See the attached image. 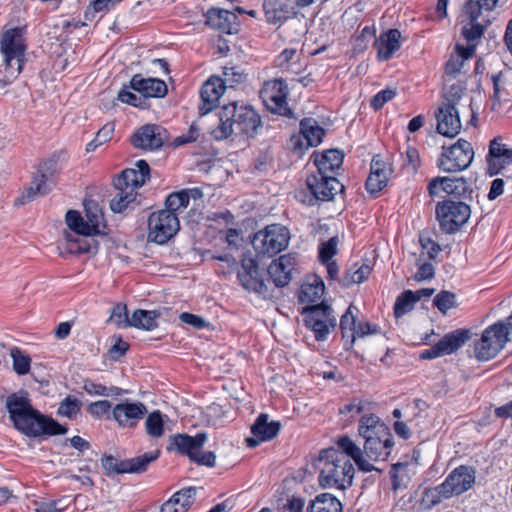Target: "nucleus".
<instances>
[{
  "label": "nucleus",
  "instance_id": "6",
  "mask_svg": "<svg viewBox=\"0 0 512 512\" xmlns=\"http://www.w3.org/2000/svg\"><path fill=\"white\" fill-rule=\"evenodd\" d=\"M149 165L144 160L136 163V168L125 169L115 179L114 186L117 194L110 202V208L115 213L124 211L137 197V189L144 185L149 178Z\"/></svg>",
  "mask_w": 512,
  "mask_h": 512
},
{
  "label": "nucleus",
  "instance_id": "45",
  "mask_svg": "<svg viewBox=\"0 0 512 512\" xmlns=\"http://www.w3.org/2000/svg\"><path fill=\"white\" fill-rule=\"evenodd\" d=\"M445 103L443 106H454L455 108H459V106H467L470 108L471 99L467 97L465 98L464 88L459 83L452 84L449 89L444 94Z\"/></svg>",
  "mask_w": 512,
  "mask_h": 512
},
{
  "label": "nucleus",
  "instance_id": "48",
  "mask_svg": "<svg viewBox=\"0 0 512 512\" xmlns=\"http://www.w3.org/2000/svg\"><path fill=\"white\" fill-rule=\"evenodd\" d=\"M145 431L153 438H159L164 434L163 415L160 411H153L145 420Z\"/></svg>",
  "mask_w": 512,
  "mask_h": 512
},
{
  "label": "nucleus",
  "instance_id": "49",
  "mask_svg": "<svg viewBox=\"0 0 512 512\" xmlns=\"http://www.w3.org/2000/svg\"><path fill=\"white\" fill-rule=\"evenodd\" d=\"M417 296L415 297V294L413 291L408 290L400 294L396 302L394 304V314L397 318L405 315L406 313L410 312L414 304L417 302Z\"/></svg>",
  "mask_w": 512,
  "mask_h": 512
},
{
  "label": "nucleus",
  "instance_id": "47",
  "mask_svg": "<svg viewBox=\"0 0 512 512\" xmlns=\"http://www.w3.org/2000/svg\"><path fill=\"white\" fill-rule=\"evenodd\" d=\"M10 356L13 360V370L18 375H26L30 371L31 358L18 347L10 349Z\"/></svg>",
  "mask_w": 512,
  "mask_h": 512
},
{
  "label": "nucleus",
  "instance_id": "33",
  "mask_svg": "<svg viewBox=\"0 0 512 512\" xmlns=\"http://www.w3.org/2000/svg\"><path fill=\"white\" fill-rule=\"evenodd\" d=\"M401 47V32L398 29H390L380 35L374 43L377 57L380 61H388Z\"/></svg>",
  "mask_w": 512,
  "mask_h": 512
},
{
  "label": "nucleus",
  "instance_id": "15",
  "mask_svg": "<svg viewBox=\"0 0 512 512\" xmlns=\"http://www.w3.org/2000/svg\"><path fill=\"white\" fill-rule=\"evenodd\" d=\"M159 451H151L144 453L131 459L118 460L113 456L102 458V467L108 475L122 473H141L144 472L148 465L159 457Z\"/></svg>",
  "mask_w": 512,
  "mask_h": 512
},
{
  "label": "nucleus",
  "instance_id": "31",
  "mask_svg": "<svg viewBox=\"0 0 512 512\" xmlns=\"http://www.w3.org/2000/svg\"><path fill=\"white\" fill-rule=\"evenodd\" d=\"M129 87L137 91L143 98H160L167 94V86L164 81L157 78H143L139 74L132 77Z\"/></svg>",
  "mask_w": 512,
  "mask_h": 512
},
{
  "label": "nucleus",
  "instance_id": "23",
  "mask_svg": "<svg viewBox=\"0 0 512 512\" xmlns=\"http://www.w3.org/2000/svg\"><path fill=\"white\" fill-rule=\"evenodd\" d=\"M262 9L266 22L277 26L282 25L299 12L291 0H263Z\"/></svg>",
  "mask_w": 512,
  "mask_h": 512
},
{
  "label": "nucleus",
  "instance_id": "16",
  "mask_svg": "<svg viewBox=\"0 0 512 512\" xmlns=\"http://www.w3.org/2000/svg\"><path fill=\"white\" fill-rule=\"evenodd\" d=\"M288 86L282 79H274L264 83L260 96L266 106L273 112L287 116L290 110L287 106Z\"/></svg>",
  "mask_w": 512,
  "mask_h": 512
},
{
  "label": "nucleus",
  "instance_id": "61",
  "mask_svg": "<svg viewBox=\"0 0 512 512\" xmlns=\"http://www.w3.org/2000/svg\"><path fill=\"white\" fill-rule=\"evenodd\" d=\"M484 29L485 27L479 22L468 21V24L462 28V35L468 41H474L481 38L484 33Z\"/></svg>",
  "mask_w": 512,
  "mask_h": 512
},
{
  "label": "nucleus",
  "instance_id": "43",
  "mask_svg": "<svg viewBox=\"0 0 512 512\" xmlns=\"http://www.w3.org/2000/svg\"><path fill=\"white\" fill-rule=\"evenodd\" d=\"M158 312L153 310H135L130 317V327L151 331L157 327Z\"/></svg>",
  "mask_w": 512,
  "mask_h": 512
},
{
  "label": "nucleus",
  "instance_id": "19",
  "mask_svg": "<svg viewBox=\"0 0 512 512\" xmlns=\"http://www.w3.org/2000/svg\"><path fill=\"white\" fill-rule=\"evenodd\" d=\"M325 131L314 119L305 118L300 122V134L291 137V147L301 152L322 142Z\"/></svg>",
  "mask_w": 512,
  "mask_h": 512
},
{
  "label": "nucleus",
  "instance_id": "9",
  "mask_svg": "<svg viewBox=\"0 0 512 512\" xmlns=\"http://www.w3.org/2000/svg\"><path fill=\"white\" fill-rule=\"evenodd\" d=\"M511 333L505 322L489 326L474 345L475 357L480 361L494 358L504 348Z\"/></svg>",
  "mask_w": 512,
  "mask_h": 512
},
{
  "label": "nucleus",
  "instance_id": "14",
  "mask_svg": "<svg viewBox=\"0 0 512 512\" xmlns=\"http://www.w3.org/2000/svg\"><path fill=\"white\" fill-rule=\"evenodd\" d=\"M148 228L149 239L157 244H164L178 232L179 219L169 210L153 212L148 220Z\"/></svg>",
  "mask_w": 512,
  "mask_h": 512
},
{
  "label": "nucleus",
  "instance_id": "21",
  "mask_svg": "<svg viewBox=\"0 0 512 512\" xmlns=\"http://www.w3.org/2000/svg\"><path fill=\"white\" fill-rule=\"evenodd\" d=\"M487 172L494 176L512 165V148L503 143L500 137L494 138L489 145V152L486 157Z\"/></svg>",
  "mask_w": 512,
  "mask_h": 512
},
{
  "label": "nucleus",
  "instance_id": "29",
  "mask_svg": "<svg viewBox=\"0 0 512 512\" xmlns=\"http://www.w3.org/2000/svg\"><path fill=\"white\" fill-rule=\"evenodd\" d=\"M281 425L277 421L268 422L267 414H260L251 427L253 437L247 438L249 447H256L260 442L269 441L277 436Z\"/></svg>",
  "mask_w": 512,
  "mask_h": 512
},
{
  "label": "nucleus",
  "instance_id": "4",
  "mask_svg": "<svg viewBox=\"0 0 512 512\" xmlns=\"http://www.w3.org/2000/svg\"><path fill=\"white\" fill-rule=\"evenodd\" d=\"M359 434L364 439V453L368 461H384L388 458L394 442L390 429L378 416H363L359 422Z\"/></svg>",
  "mask_w": 512,
  "mask_h": 512
},
{
  "label": "nucleus",
  "instance_id": "55",
  "mask_svg": "<svg viewBox=\"0 0 512 512\" xmlns=\"http://www.w3.org/2000/svg\"><path fill=\"white\" fill-rule=\"evenodd\" d=\"M371 273L369 265H361L354 271H347L342 282L343 286L349 287L352 284H360L365 281Z\"/></svg>",
  "mask_w": 512,
  "mask_h": 512
},
{
  "label": "nucleus",
  "instance_id": "7",
  "mask_svg": "<svg viewBox=\"0 0 512 512\" xmlns=\"http://www.w3.org/2000/svg\"><path fill=\"white\" fill-rule=\"evenodd\" d=\"M26 48L24 27L11 28L2 34L0 49L8 80L15 79L21 73Z\"/></svg>",
  "mask_w": 512,
  "mask_h": 512
},
{
  "label": "nucleus",
  "instance_id": "52",
  "mask_svg": "<svg viewBox=\"0 0 512 512\" xmlns=\"http://www.w3.org/2000/svg\"><path fill=\"white\" fill-rule=\"evenodd\" d=\"M83 389L86 393L93 396H118L121 395L123 390L118 387H106L100 383H96L90 380L84 381Z\"/></svg>",
  "mask_w": 512,
  "mask_h": 512
},
{
  "label": "nucleus",
  "instance_id": "2",
  "mask_svg": "<svg viewBox=\"0 0 512 512\" xmlns=\"http://www.w3.org/2000/svg\"><path fill=\"white\" fill-rule=\"evenodd\" d=\"M5 406L14 427L28 437L64 435L68 431L67 427L34 409L25 393L10 394Z\"/></svg>",
  "mask_w": 512,
  "mask_h": 512
},
{
  "label": "nucleus",
  "instance_id": "28",
  "mask_svg": "<svg viewBox=\"0 0 512 512\" xmlns=\"http://www.w3.org/2000/svg\"><path fill=\"white\" fill-rule=\"evenodd\" d=\"M460 109L454 106H441L437 118V131L446 137H455L461 130Z\"/></svg>",
  "mask_w": 512,
  "mask_h": 512
},
{
  "label": "nucleus",
  "instance_id": "39",
  "mask_svg": "<svg viewBox=\"0 0 512 512\" xmlns=\"http://www.w3.org/2000/svg\"><path fill=\"white\" fill-rule=\"evenodd\" d=\"M389 169L386 164L373 158L371 162V172L366 181V188L368 192L374 194L381 191L388 182Z\"/></svg>",
  "mask_w": 512,
  "mask_h": 512
},
{
  "label": "nucleus",
  "instance_id": "17",
  "mask_svg": "<svg viewBox=\"0 0 512 512\" xmlns=\"http://www.w3.org/2000/svg\"><path fill=\"white\" fill-rule=\"evenodd\" d=\"M470 339V331L457 329L446 334L438 343L421 353V359H435L450 355Z\"/></svg>",
  "mask_w": 512,
  "mask_h": 512
},
{
  "label": "nucleus",
  "instance_id": "18",
  "mask_svg": "<svg viewBox=\"0 0 512 512\" xmlns=\"http://www.w3.org/2000/svg\"><path fill=\"white\" fill-rule=\"evenodd\" d=\"M147 414V407L139 401L124 400L111 411L112 419L122 428H134Z\"/></svg>",
  "mask_w": 512,
  "mask_h": 512
},
{
  "label": "nucleus",
  "instance_id": "22",
  "mask_svg": "<svg viewBox=\"0 0 512 512\" xmlns=\"http://www.w3.org/2000/svg\"><path fill=\"white\" fill-rule=\"evenodd\" d=\"M258 274V264L255 260H243L238 279L244 289L252 291L265 299L271 297L267 284Z\"/></svg>",
  "mask_w": 512,
  "mask_h": 512
},
{
  "label": "nucleus",
  "instance_id": "20",
  "mask_svg": "<svg viewBox=\"0 0 512 512\" xmlns=\"http://www.w3.org/2000/svg\"><path fill=\"white\" fill-rule=\"evenodd\" d=\"M475 474L474 468L461 465L446 477L442 483L443 488L446 489L451 498L459 496L473 487L476 479Z\"/></svg>",
  "mask_w": 512,
  "mask_h": 512
},
{
  "label": "nucleus",
  "instance_id": "13",
  "mask_svg": "<svg viewBox=\"0 0 512 512\" xmlns=\"http://www.w3.org/2000/svg\"><path fill=\"white\" fill-rule=\"evenodd\" d=\"M470 214V207L460 201H445L436 206V216L445 233L456 232L468 221Z\"/></svg>",
  "mask_w": 512,
  "mask_h": 512
},
{
  "label": "nucleus",
  "instance_id": "64",
  "mask_svg": "<svg viewBox=\"0 0 512 512\" xmlns=\"http://www.w3.org/2000/svg\"><path fill=\"white\" fill-rule=\"evenodd\" d=\"M88 411L91 415L101 417L112 411L111 403L107 400H99L89 405Z\"/></svg>",
  "mask_w": 512,
  "mask_h": 512
},
{
  "label": "nucleus",
  "instance_id": "50",
  "mask_svg": "<svg viewBox=\"0 0 512 512\" xmlns=\"http://www.w3.org/2000/svg\"><path fill=\"white\" fill-rule=\"evenodd\" d=\"M354 311H357V308L350 305L340 319V329L343 337L350 338L351 341L353 340L354 330H356L358 324Z\"/></svg>",
  "mask_w": 512,
  "mask_h": 512
},
{
  "label": "nucleus",
  "instance_id": "42",
  "mask_svg": "<svg viewBox=\"0 0 512 512\" xmlns=\"http://www.w3.org/2000/svg\"><path fill=\"white\" fill-rule=\"evenodd\" d=\"M308 512H342L341 502L330 493L317 495L307 508Z\"/></svg>",
  "mask_w": 512,
  "mask_h": 512
},
{
  "label": "nucleus",
  "instance_id": "57",
  "mask_svg": "<svg viewBox=\"0 0 512 512\" xmlns=\"http://www.w3.org/2000/svg\"><path fill=\"white\" fill-rule=\"evenodd\" d=\"M433 303L441 313L446 314L456 307V296L452 292L443 290L435 296Z\"/></svg>",
  "mask_w": 512,
  "mask_h": 512
},
{
  "label": "nucleus",
  "instance_id": "8",
  "mask_svg": "<svg viewBox=\"0 0 512 512\" xmlns=\"http://www.w3.org/2000/svg\"><path fill=\"white\" fill-rule=\"evenodd\" d=\"M306 184L311 195L307 196L304 192H298L297 198L309 206L315 205L317 201L332 200L338 192H342L344 189V186L336 177L319 171L309 175L306 179Z\"/></svg>",
  "mask_w": 512,
  "mask_h": 512
},
{
  "label": "nucleus",
  "instance_id": "27",
  "mask_svg": "<svg viewBox=\"0 0 512 512\" xmlns=\"http://www.w3.org/2000/svg\"><path fill=\"white\" fill-rule=\"evenodd\" d=\"M225 88L218 76L210 77L202 86L200 91L201 103L199 113L203 116L211 112L216 107Z\"/></svg>",
  "mask_w": 512,
  "mask_h": 512
},
{
  "label": "nucleus",
  "instance_id": "12",
  "mask_svg": "<svg viewBox=\"0 0 512 512\" xmlns=\"http://www.w3.org/2000/svg\"><path fill=\"white\" fill-rule=\"evenodd\" d=\"M86 220L78 211L69 210L66 213V223L76 234L84 236L94 235L100 232L103 223V213L96 203L85 205Z\"/></svg>",
  "mask_w": 512,
  "mask_h": 512
},
{
  "label": "nucleus",
  "instance_id": "51",
  "mask_svg": "<svg viewBox=\"0 0 512 512\" xmlns=\"http://www.w3.org/2000/svg\"><path fill=\"white\" fill-rule=\"evenodd\" d=\"M445 193L454 197H463L466 193L471 192L468 182L463 178L446 177Z\"/></svg>",
  "mask_w": 512,
  "mask_h": 512
},
{
  "label": "nucleus",
  "instance_id": "56",
  "mask_svg": "<svg viewBox=\"0 0 512 512\" xmlns=\"http://www.w3.org/2000/svg\"><path fill=\"white\" fill-rule=\"evenodd\" d=\"M109 322L115 324L119 328L130 327V317L128 316L125 304L118 303L112 308Z\"/></svg>",
  "mask_w": 512,
  "mask_h": 512
},
{
  "label": "nucleus",
  "instance_id": "40",
  "mask_svg": "<svg viewBox=\"0 0 512 512\" xmlns=\"http://www.w3.org/2000/svg\"><path fill=\"white\" fill-rule=\"evenodd\" d=\"M344 155L338 149H330L322 154H316L314 163L317 171L329 175L339 169L343 163Z\"/></svg>",
  "mask_w": 512,
  "mask_h": 512
},
{
  "label": "nucleus",
  "instance_id": "26",
  "mask_svg": "<svg viewBox=\"0 0 512 512\" xmlns=\"http://www.w3.org/2000/svg\"><path fill=\"white\" fill-rule=\"evenodd\" d=\"M54 173L55 170L52 163H43L39 166L27 190V194L24 196L27 201H31L37 196H44L51 190Z\"/></svg>",
  "mask_w": 512,
  "mask_h": 512
},
{
  "label": "nucleus",
  "instance_id": "41",
  "mask_svg": "<svg viewBox=\"0 0 512 512\" xmlns=\"http://www.w3.org/2000/svg\"><path fill=\"white\" fill-rule=\"evenodd\" d=\"M325 287L323 281L315 277L311 283H305L301 287L299 299L307 306L318 305L324 295Z\"/></svg>",
  "mask_w": 512,
  "mask_h": 512
},
{
  "label": "nucleus",
  "instance_id": "53",
  "mask_svg": "<svg viewBox=\"0 0 512 512\" xmlns=\"http://www.w3.org/2000/svg\"><path fill=\"white\" fill-rule=\"evenodd\" d=\"M115 125L111 122L106 123L96 134L95 138L86 146L87 152L96 150L99 146L109 142L114 134Z\"/></svg>",
  "mask_w": 512,
  "mask_h": 512
},
{
  "label": "nucleus",
  "instance_id": "32",
  "mask_svg": "<svg viewBox=\"0 0 512 512\" xmlns=\"http://www.w3.org/2000/svg\"><path fill=\"white\" fill-rule=\"evenodd\" d=\"M305 314V325L313 331L315 338L318 341L325 340L328 334L333 331L337 325L336 318H325L320 321L318 317H323L324 314L320 310H306L302 312Z\"/></svg>",
  "mask_w": 512,
  "mask_h": 512
},
{
  "label": "nucleus",
  "instance_id": "3",
  "mask_svg": "<svg viewBox=\"0 0 512 512\" xmlns=\"http://www.w3.org/2000/svg\"><path fill=\"white\" fill-rule=\"evenodd\" d=\"M219 123L211 130L215 140H225L232 135L253 137L261 125V118L252 106L233 101L224 105L219 113Z\"/></svg>",
  "mask_w": 512,
  "mask_h": 512
},
{
  "label": "nucleus",
  "instance_id": "1",
  "mask_svg": "<svg viewBox=\"0 0 512 512\" xmlns=\"http://www.w3.org/2000/svg\"><path fill=\"white\" fill-rule=\"evenodd\" d=\"M5 406L14 427L28 437L64 435L68 431L67 427L34 409L25 393L10 394Z\"/></svg>",
  "mask_w": 512,
  "mask_h": 512
},
{
  "label": "nucleus",
  "instance_id": "63",
  "mask_svg": "<svg viewBox=\"0 0 512 512\" xmlns=\"http://www.w3.org/2000/svg\"><path fill=\"white\" fill-rule=\"evenodd\" d=\"M118 100L122 103L132 105L134 107H142L143 98L128 90V87H123L118 93Z\"/></svg>",
  "mask_w": 512,
  "mask_h": 512
},
{
  "label": "nucleus",
  "instance_id": "58",
  "mask_svg": "<svg viewBox=\"0 0 512 512\" xmlns=\"http://www.w3.org/2000/svg\"><path fill=\"white\" fill-rule=\"evenodd\" d=\"M166 209L172 211L175 215L180 210L185 209L188 206L187 196L184 192H174L170 194L166 199Z\"/></svg>",
  "mask_w": 512,
  "mask_h": 512
},
{
  "label": "nucleus",
  "instance_id": "24",
  "mask_svg": "<svg viewBox=\"0 0 512 512\" xmlns=\"http://www.w3.org/2000/svg\"><path fill=\"white\" fill-rule=\"evenodd\" d=\"M166 140V131L158 125H145L132 136L131 143L140 149L154 150L160 148Z\"/></svg>",
  "mask_w": 512,
  "mask_h": 512
},
{
  "label": "nucleus",
  "instance_id": "44",
  "mask_svg": "<svg viewBox=\"0 0 512 512\" xmlns=\"http://www.w3.org/2000/svg\"><path fill=\"white\" fill-rule=\"evenodd\" d=\"M450 495L440 484L433 488H428L424 491L421 499V507L424 510H431L436 505L440 504L443 500L450 499Z\"/></svg>",
  "mask_w": 512,
  "mask_h": 512
},
{
  "label": "nucleus",
  "instance_id": "59",
  "mask_svg": "<svg viewBox=\"0 0 512 512\" xmlns=\"http://www.w3.org/2000/svg\"><path fill=\"white\" fill-rule=\"evenodd\" d=\"M338 238L336 236L331 237L328 241H325L319 246V260L322 263H328L331 261L334 255L337 253Z\"/></svg>",
  "mask_w": 512,
  "mask_h": 512
},
{
  "label": "nucleus",
  "instance_id": "35",
  "mask_svg": "<svg viewBox=\"0 0 512 512\" xmlns=\"http://www.w3.org/2000/svg\"><path fill=\"white\" fill-rule=\"evenodd\" d=\"M493 94L491 96V110L503 114L511 107V95L506 89V80L502 72L492 76Z\"/></svg>",
  "mask_w": 512,
  "mask_h": 512
},
{
  "label": "nucleus",
  "instance_id": "60",
  "mask_svg": "<svg viewBox=\"0 0 512 512\" xmlns=\"http://www.w3.org/2000/svg\"><path fill=\"white\" fill-rule=\"evenodd\" d=\"M484 8L480 1L469 0L464 8L462 17L466 18L469 22H478L481 15V9Z\"/></svg>",
  "mask_w": 512,
  "mask_h": 512
},
{
  "label": "nucleus",
  "instance_id": "30",
  "mask_svg": "<svg viewBox=\"0 0 512 512\" xmlns=\"http://www.w3.org/2000/svg\"><path fill=\"white\" fill-rule=\"evenodd\" d=\"M295 265L296 258L292 254L282 255L270 264L268 273L275 286L284 287L290 282Z\"/></svg>",
  "mask_w": 512,
  "mask_h": 512
},
{
  "label": "nucleus",
  "instance_id": "34",
  "mask_svg": "<svg viewBox=\"0 0 512 512\" xmlns=\"http://www.w3.org/2000/svg\"><path fill=\"white\" fill-rule=\"evenodd\" d=\"M59 254L63 257L67 255H79L92 253L96 249L95 241L87 239L86 236L78 234L77 236L67 233L65 240L58 246Z\"/></svg>",
  "mask_w": 512,
  "mask_h": 512
},
{
  "label": "nucleus",
  "instance_id": "11",
  "mask_svg": "<svg viewBox=\"0 0 512 512\" xmlns=\"http://www.w3.org/2000/svg\"><path fill=\"white\" fill-rule=\"evenodd\" d=\"M473 158L472 145L464 139H459L442 152L438 159V167L442 171L450 173L463 171L470 166Z\"/></svg>",
  "mask_w": 512,
  "mask_h": 512
},
{
  "label": "nucleus",
  "instance_id": "62",
  "mask_svg": "<svg viewBox=\"0 0 512 512\" xmlns=\"http://www.w3.org/2000/svg\"><path fill=\"white\" fill-rule=\"evenodd\" d=\"M396 96V90L384 89L378 92L371 100V106L378 110L381 109L388 101L392 100Z\"/></svg>",
  "mask_w": 512,
  "mask_h": 512
},
{
  "label": "nucleus",
  "instance_id": "54",
  "mask_svg": "<svg viewBox=\"0 0 512 512\" xmlns=\"http://www.w3.org/2000/svg\"><path fill=\"white\" fill-rule=\"evenodd\" d=\"M81 406L80 400L67 396L60 402L57 414L68 419H74L80 412Z\"/></svg>",
  "mask_w": 512,
  "mask_h": 512
},
{
  "label": "nucleus",
  "instance_id": "10",
  "mask_svg": "<svg viewBox=\"0 0 512 512\" xmlns=\"http://www.w3.org/2000/svg\"><path fill=\"white\" fill-rule=\"evenodd\" d=\"M289 240L290 233L286 227L272 224L254 235L252 245L257 254L272 257L286 249Z\"/></svg>",
  "mask_w": 512,
  "mask_h": 512
},
{
  "label": "nucleus",
  "instance_id": "38",
  "mask_svg": "<svg viewBox=\"0 0 512 512\" xmlns=\"http://www.w3.org/2000/svg\"><path fill=\"white\" fill-rule=\"evenodd\" d=\"M337 445L347 459L351 458L354 460L358 468L365 472H370L374 469V466L365 458L364 450L353 442L348 436H342L337 440Z\"/></svg>",
  "mask_w": 512,
  "mask_h": 512
},
{
  "label": "nucleus",
  "instance_id": "5",
  "mask_svg": "<svg viewBox=\"0 0 512 512\" xmlns=\"http://www.w3.org/2000/svg\"><path fill=\"white\" fill-rule=\"evenodd\" d=\"M319 483L323 488L345 489L351 485L354 467L337 449L322 450L318 458Z\"/></svg>",
  "mask_w": 512,
  "mask_h": 512
},
{
  "label": "nucleus",
  "instance_id": "46",
  "mask_svg": "<svg viewBox=\"0 0 512 512\" xmlns=\"http://www.w3.org/2000/svg\"><path fill=\"white\" fill-rule=\"evenodd\" d=\"M223 77L221 78V82L223 83V87H235L239 84H242L247 79V74L244 73L243 69L239 66H225L223 67Z\"/></svg>",
  "mask_w": 512,
  "mask_h": 512
},
{
  "label": "nucleus",
  "instance_id": "37",
  "mask_svg": "<svg viewBox=\"0 0 512 512\" xmlns=\"http://www.w3.org/2000/svg\"><path fill=\"white\" fill-rule=\"evenodd\" d=\"M196 499V489L188 487L174 493L161 506L160 512H187Z\"/></svg>",
  "mask_w": 512,
  "mask_h": 512
},
{
  "label": "nucleus",
  "instance_id": "36",
  "mask_svg": "<svg viewBox=\"0 0 512 512\" xmlns=\"http://www.w3.org/2000/svg\"><path fill=\"white\" fill-rule=\"evenodd\" d=\"M177 452L187 455L192 460L202 450L206 440V433H198L195 436L178 434L171 438Z\"/></svg>",
  "mask_w": 512,
  "mask_h": 512
},
{
  "label": "nucleus",
  "instance_id": "25",
  "mask_svg": "<svg viewBox=\"0 0 512 512\" xmlns=\"http://www.w3.org/2000/svg\"><path fill=\"white\" fill-rule=\"evenodd\" d=\"M205 23L213 29L222 33L233 34L238 31V17L229 10L221 8H211L205 14Z\"/></svg>",
  "mask_w": 512,
  "mask_h": 512
}]
</instances>
